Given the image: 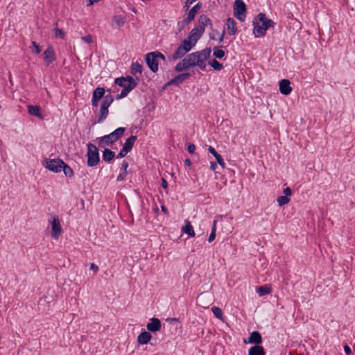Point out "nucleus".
Returning <instances> with one entry per match:
<instances>
[{
	"label": "nucleus",
	"mask_w": 355,
	"mask_h": 355,
	"mask_svg": "<svg viewBox=\"0 0 355 355\" xmlns=\"http://www.w3.org/2000/svg\"><path fill=\"white\" fill-rule=\"evenodd\" d=\"M103 98L101 103L99 114L98 116L97 123H102L106 119L109 114V107L113 103L114 97L112 95V89L104 87H98L94 89L92 96V105L93 107L98 106L99 101Z\"/></svg>",
	"instance_id": "2"
},
{
	"label": "nucleus",
	"mask_w": 355,
	"mask_h": 355,
	"mask_svg": "<svg viewBox=\"0 0 355 355\" xmlns=\"http://www.w3.org/2000/svg\"><path fill=\"white\" fill-rule=\"evenodd\" d=\"M279 91L281 94L288 96L291 94L292 91V87H291V82L288 79H282L279 81Z\"/></svg>",
	"instance_id": "15"
},
{
	"label": "nucleus",
	"mask_w": 355,
	"mask_h": 355,
	"mask_svg": "<svg viewBox=\"0 0 355 355\" xmlns=\"http://www.w3.org/2000/svg\"><path fill=\"white\" fill-rule=\"evenodd\" d=\"M128 167V162L125 160H123L121 164L120 173L117 176V178H116V180L118 182L123 181L125 179V177L128 174V171H127Z\"/></svg>",
	"instance_id": "21"
},
{
	"label": "nucleus",
	"mask_w": 355,
	"mask_h": 355,
	"mask_svg": "<svg viewBox=\"0 0 355 355\" xmlns=\"http://www.w3.org/2000/svg\"><path fill=\"white\" fill-rule=\"evenodd\" d=\"M123 79H124L125 83L128 82V85H134V86H137V85H138V83L136 81V80L131 76H123Z\"/></svg>",
	"instance_id": "39"
},
{
	"label": "nucleus",
	"mask_w": 355,
	"mask_h": 355,
	"mask_svg": "<svg viewBox=\"0 0 355 355\" xmlns=\"http://www.w3.org/2000/svg\"><path fill=\"white\" fill-rule=\"evenodd\" d=\"M125 97V96H124V94H123L121 92L120 94L116 95V96H115L116 100H119V99L123 98Z\"/></svg>",
	"instance_id": "59"
},
{
	"label": "nucleus",
	"mask_w": 355,
	"mask_h": 355,
	"mask_svg": "<svg viewBox=\"0 0 355 355\" xmlns=\"http://www.w3.org/2000/svg\"><path fill=\"white\" fill-rule=\"evenodd\" d=\"M215 159L216 160V164L218 163L222 168L225 167V163L221 155L219 154L218 156L215 157Z\"/></svg>",
	"instance_id": "45"
},
{
	"label": "nucleus",
	"mask_w": 355,
	"mask_h": 355,
	"mask_svg": "<svg viewBox=\"0 0 355 355\" xmlns=\"http://www.w3.org/2000/svg\"><path fill=\"white\" fill-rule=\"evenodd\" d=\"M137 86H134V85H128L127 84L123 88V89L121 90V93L123 94H124L125 96H127L128 94L132 90L134 89Z\"/></svg>",
	"instance_id": "38"
},
{
	"label": "nucleus",
	"mask_w": 355,
	"mask_h": 355,
	"mask_svg": "<svg viewBox=\"0 0 355 355\" xmlns=\"http://www.w3.org/2000/svg\"><path fill=\"white\" fill-rule=\"evenodd\" d=\"M184 223V225L182 228V231L187 234L189 237H193L195 236V232L192 225L188 220H186Z\"/></svg>",
	"instance_id": "26"
},
{
	"label": "nucleus",
	"mask_w": 355,
	"mask_h": 355,
	"mask_svg": "<svg viewBox=\"0 0 355 355\" xmlns=\"http://www.w3.org/2000/svg\"><path fill=\"white\" fill-rule=\"evenodd\" d=\"M87 147V164L89 167L96 166L101 161L98 149L92 143H88Z\"/></svg>",
	"instance_id": "6"
},
{
	"label": "nucleus",
	"mask_w": 355,
	"mask_h": 355,
	"mask_svg": "<svg viewBox=\"0 0 355 355\" xmlns=\"http://www.w3.org/2000/svg\"><path fill=\"white\" fill-rule=\"evenodd\" d=\"M115 157V153L109 148H105L103 151L102 158L105 162L110 163Z\"/></svg>",
	"instance_id": "25"
},
{
	"label": "nucleus",
	"mask_w": 355,
	"mask_h": 355,
	"mask_svg": "<svg viewBox=\"0 0 355 355\" xmlns=\"http://www.w3.org/2000/svg\"><path fill=\"white\" fill-rule=\"evenodd\" d=\"M154 211L157 214L159 212V208L157 206L154 208Z\"/></svg>",
	"instance_id": "64"
},
{
	"label": "nucleus",
	"mask_w": 355,
	"mask_h": 355,
	"mask_svg": "<svg viewBox=\"0 0 355 355\" xmlns=\"http://www.w3.org/2000/svg\"><path fill=\"white\" fill-rule=\"evenodd\" d=\"M196 58L197 56L195 52L189 54L187 53L181 58L182 60L176 64L174 70L176 72L180 73L196 67V60L198 59Z\"/></svg>",
	"instance_id": "5"
},
{
	"label": "nucleus",
	"mask_w": 355,
	"mask_h": 355,
	"mask_svg": "<svg viewBox=\"0 0 355 355\" xmlns=\"http://www.w3.org/2000/svg\"><path fill=\"white\" fill-rule=\"evenodd\" d=\"M128 153L125 150H123V149H121L120 152L116 155V159H121L125 157Z\"/></svg>",
	"instance_id": "49"
},
{
	"label": "nucleus",
	"mask_w": 355,
	"mask_h": 355,
	"mask_svg": "<svg viewBox=\"0 0 355 355\" xmlns=\"http://www.w3.org/2000/svg\"><path fill=\"white\" fill-rule=\"evenodd\" d=\"M143 71V67L141 64L138 62H133L130 66V73L132 76H136L137 74H141Z\"/></svg>",
	"instance_id": "28"
},
{
	"label": "nucleus",
	"mask_w": 355,
	"mask_h": 355,
	"mask_svg": "<svg viewBox=\"0 0 355 355\" xmlns=\"http://www.w3.org/2000/svg\"><path fill=\"white\" fill-rule=\"evenodd\" d=\"M253 34L254 37H262L266 35L269 28H273L275 23L270 19L266 17L265 13H259L252 21Z\"/></svg>",
	"instance_id": "4"
},
{
	"label": "nucleus",
	"mask_w": 355,
	"mask_h": 355,
	"mask_svg": "<svg viewBox=\"0 0 355 355\" xmlns=\"http://www.w3.org/2000/svg\"><path fill=\"white\" fill-rule=\"evenodd\" d=\"M206 61L207 60L198 58L196 60V67H198L202 71H205L207 67Z\"/></svg>",
	"instance_id": "37"
},
{
	"label": "nucleus",
	"mask_w": 355,
	"mask_h": 355,
	"mask_svg": "<svg viewBox=\"0 0 355 355\" xmlns=\"http://www.w3.org/2000/svg\"><path fill=\"white\" fill-rule=\"evenodd\" d=\"M43 166L53 173H59L62 171L64 166V161L60 158L49 159L45 158L42 162Z\"/></svg>",
	"instance_id": "7"
},
{
	"label": "nucleus",
	"mask_w": 355,
	"mask_h": 355,
	"mask_svg": "<svg viewBox=\"0 0 355 355\" xmlns=\"http://www.w3.org/2000/svg\"><path fill=\"white\" fill-rule=\"evenodd\" d=\"M256 291L259 295L262 297L266 295L270 294L272 291V288L270 285H264L257 287Z\"/></svg>",
	"instance_id": "29"
},
{
	"label": "nucleus",
	"mask_w": 355,
	"mask_h": 355,
	"mask_svg": "<svg viewBox=\"0 0 355 355\" xmlns=\"http://www.w3.org/2000/svg\"><path fill=\"white\" fill-rule=\"evenodd\" d=\"M216 224L217 221L214 220L211 231L208 238L209 243H211L216 238Z\"/></svg>",
	"instance_id": "34"
},
{
	"label": "nucleus",
	"mask_w": 355,
	"mask_h": 355,
	"mask_svg": "<svg viewBox=\"0 0 355 355\" xmlns=\"http://www.w3.org/2000/svg\"><path fill=\"white\" fill-rule=\"evenodd\" d=\"M31 44L32 46L34 48L33 52H34L36 54H39L41 52V48L39 46V44L36 43L35 41H32Z\"/></svg>",
	"instance_id": "46"
},
{
	"label": "nucleus",
	"mask_w": 355,
	"mask_h": 355,
	"mask_svg": "<svg viewBox=\"0 0 355 355\" xmlns=\"http://www.w3.org/2000/svg\"><path fill=\"white\" fill-rule=\"evenodd\" d=\"M195 150H196V146L193 144H189L188 146H187V151L190 153V154H193L194 152H195Z\"/></svg>",
	"instance_id": "48"
},
{
	"label": "nucleus",
	"mask_w": 355,
	"mask_h": 355,
	"mask_svg": "<svg viewBox=\"0 0 355 355\" xmlns=\"http://www.w3.org/2000/svg\"><path fill=\"white\" fill-rule=\"evenodd\" d=\"M344 351L347 355H351L352 354L351 347L348 345H344Z\"/></svg>",
	"instance_id": "53"
},
{
	"label": "nucleus",
	"mask_w": 355,
	"mask_h": 355,
	"mask_svg": "<svg viewBox=\"0 0 355 355\" xmlns=\"http://www.w3.org/2000/svg\"><path fill=\"white\" fill-rule=\"evenodd\" d=\"M43 56L46 66H49L56 59L55 51L51 46L44 51Z\"/></svg>",
	"instance_id": "13"
},
{
	"label": "nucleus",
	"mask_w": 355,
	"mask_h": 355,
	"mask_svg": "<svg viewBox=\"0 0 355 355\" xmlns=\"http://www.w3.org/2000/svg\"><path fill=\"white\" fill-rule=\"evenodd\" d=\"M210 40H216V38L214 37V35H209Z\"/></svg>",
	"instance_id": "63"
},
{
	"label": "nucleus",
	"mask_w": 355,
	"mask_h": 355,
	"mask_svg": "<svg viewBox=\"0 0 355 355\" xmlns=\"http://www.w3.org/2000/svg\"><path fill=\"white\" fill-rule=\"evenodd\" d=\"M184 164H185V165H187L188 166H191V161L189 159H186L184 160Z\"/></svg>",
	"instance_id": "60"
},
{
	"label": "nucleus",
	"mask_w": 355,
	"mask_h": 355,
	"mask_svg": "<svg viewBox=\"0 0 355 355\" xmlns=\"http://www.w3.org/2000/svg\"><path fill=\"white\" fill-rule=\"evenodd\" d=\"M146 328L149 332L155 333L159 331L162 328V323L159 319L152 318L150 322L147 323Z\"/></svg>",
	"instance_id": "12"
},
{
	"label": "nucleus",
	"mask_w": 355,
	"mask_h": 355,
	"mask_svg": "<svg viewBox=\"0 0 355 355\" xmlns=\"http://www.w3.org/2000/svg\"><path fill=\"white\" fill-rule=\"evenodd\" d=\"M145 62L150 69V70L153 73H157L159 69V61L155 58V55L152 53V52H149L145 55Z\"/></svg>",
	"instance_id": "9"
},
{
	"label": "nucleus",
	"mask_w": 355,
	"mask_h": 355,
	"mask_svg": "<svg viewBox=\"0 0 355 355\" xmlns=\"http://www.w3.org/2000/svg\"><path fill=\"white\" fill-rule=\"evenodd\" d=\"M152 53L155 55V58L157 59V60L159 59H160L164 62L166 61L165 55L163 53H162L161 52H159L158 51H152Z\"/></svg>",
	"instance_id": "44"
},
{
	"label": "nucleus",
	"mask_w": 355,
	"mask_h": 355,
	"mask_svg": "<svg viewBox=\"0 0 355 355\" xmlns=\"http://www.w3.org/2000/svg\"><path fill=\"white\" fill-rule=\"evenodd\" d=\"M152 338V335L149 331H142L137 336V342L141 345L148 344Z\"/></svg>",
	"instance_id": "16"
},
{
	"label": "nucleus",
	"mask_w": 355,
	"mask_h": 355,
	"mask_svg": "<svg viewBox=\"0 0 355 355\" xmlns=\"http://www.w3.org/2000/svg\"><path fill=\"white\" fill-rule=\"evenodd\" d=\"M191 22V21H187V17L184 18L182 21L178 22V32L179 33L181 32L184 29L185 26H187V24H189Z\"/></svg>",
	"instance_id": "41"
},
{
	"label": "nucleus",
	"mask_w": 355,
	"mask_h": 355,
	"mask_svg": "<svg viewBox=\"0 0 355 355\" xmlns=\"http://www.w3.org/2000/svg\"><path fill=\"white\" fill-rule=\"evenodd\" d=\"M81 40L84 42L87 43V44L92 43V42H93L92 36L91 35H85V36L81 38Z\"/></svg>",
	"instance_id": "47"
},
{
	"label": "nucleus",
	"mask_w": 355,
	"mask_h": 355,
	"mask_svg": "<svg viewBox=\"0 0 355 355\" xmlns=\"http://www.w3.org/2000/svg\"><path fill=\"white\" fill-rule=\"evenodd\" d=\"M62 233V227L58 216H53L51 221V236L57 239Z\"/></svg>",
	"instance_id": "10"
},
{
	"label": "nucleus",
	"mask_w": 355,
	"mask_h": 355,
	"mask_svg": "<svg viewBox=\"0 0 355 355\" xmlns=\"http://www.w3.org/2000/svg\"><path fill=\"white\" fill-rule=\"evenodd\" d=\"M225 30H223V33H222L221 35L220 36V37H219V39H218V41H219V42H220H220H222L223 41V38H224V35H225Z\"/></svg>",
	"instance_id": "61"
},
{
	"label": "nucleus",
	"mask_w": 355,
	"mask_h": 355,
	"mask_svg": "<svg viewBox=\"0 0 355 355\" xmlns=\"http://www.w3.org/2000/svg\"><path fill=\"white\" fill-rule=\"evenodd\" d=\"M184 80L181 78L180 74L177 75L174 78H172V82L174 83V85L179 86L180 85H182Z\"/></svg>",
	"instance_id": "40"
},
{
	"label": "nucleus",
	"mask_w": 355,
	"mask_h": 355,
	"mask_svg": "<svg viewBox=\"0 0 355 355\" xmlns=\"http://www.w3.org/2000/svg\"><path fill=\"white\" fill-rule=\"evenodd\" d=\"M54 33L55 37L64 39L65 37V33L62 29H60L57 27L54 28Z\"/></svg>",
	"instance_id": "42"
},
{
	"label": "nucleus",
	"mask_w": 355,
	"mask_h": 355,
	"mask_svg": "<svg viewBox=\"0 0 355 355\" xmlns=\"http://www.w3.org/2000/svg\"><path fill=\"white\" fill-rule=\"evenodd\" d=\"M211 311L216 318L223 320V313L220 308L214 306L211 308Z\"/></svg>",
	"instance_id": "32"
},
{
	"label": "nucleus",
	"mask_w": 355,
	"mask_h": 355,
	"mask_svg": "<svg viewBox=\"0 0 355 355\" xmlns=\"http://www.w3.org/2000/svg\"><path fill=\"white\" fill-rule=\"evenodd\" d=\"M161 186L164 189H166L168 187V182L164 178H162Z\"/></svg>",
	"instance_id": "58"
},
{
	"label": "nucleus",
	"mask_w": 355,
	"mask_h": 355,
	"mask_svg": "<svg viewBox=\"0 0 355 355\" xmlns=\"http://www.w3.org/2000/svg\"><path fill=\"white\" fill-rule=\"evenodd\" d=\"M125 128L119 127L107 135L112 144H114L122 137V136L125 134Z\"/></svg>",
	"instance_id": "14"
},
{
	"label": "nucleus",
	"mask_w": 355,
	"mask_h": 355,
	"mask_svg": "<svg viewBox=\"0 0 355 355\" xmlns=\"http://www.w3.org/2000/svg\"><path fill=\"white\" fill-rule=\"evenodd\" d=\"M217 168V164L214 162H211L210 163V169L213 171H216Z\"/></svg>",
	"instance_id": "57"
},
{
	"label": "nucleus",
	"mask_w": 355,
	"mask_h": 355,
	"mask_svg": "<svg viewBox=\"0 0 355 355\" xmlns=\"http://www.w3.org/2000/svg\"><path fill=\"white\" fill-rule=\"evenodd\" d=\"M103 98L101 103L99 114L98 116L97 123H102L106 119L109 114V107L113 103L114 97L112 95V89L104 87H98L94 89L92 96V105L93 107L98 106L99 101Z\"/></svg>",
	"instance_id": "1"
},
{
	"label": "nucleus",
	"mask_w": 355,
	"mask_h": 355,
	"mask_svg": "<svg viewBox=\"0 0 355 355\" xmlns=\"http://www.w3.org/2000/svg\"><path fill=\"white\" fill-rule=\"evenodd\" d=\"M90 270H93L94 272H97L98 270V267L94 263H92L89 266Z\"/></svg>",
	"instance_id": "55"
},
{
	"label": "nucleus",
	"mask_w": 355,
	"mask_h": 355,
	"mask_svg": "<svg viewBox=\"0 0 355 355\" xmlns=\"http://www.w3.org/2000/svg\"><path fill=\"white\" fill-rule=\"evenodd\" d=\"M220 48H223V46H215L213 49L214 53L213 55L218 59H223L225 56V53L223 49H220Z\"/></svg>",
	"instance_id": "30"
},
{
	"label": "nucleus",
	"mask_w": 355,
	"mask_h": 355,
	"mask_svg": "<svg viewBox=\"0 0 355 355\" xmlns=\"http://www.w3.org/2000/svg\"><path fill=\"white\" fill-rule=\"evenodd\" d=\"M246 5L243 0H235L234 3V15L240 21H243L246 16Z\"/></svg>",
	"instance_id": "8"
},
{
	"label": "nucleus",
	"mask_w": 355,
	"mask_h": 355,
	"mask_svg": "<svg viewBox=\"0 0 355 355\" xmlns=\"http://www.w3.org/2000/svg\"><path fill=\"white\" fill-rule=\"evenodd\" d=\"M226 25H227L228 33L230 35H235L236 33V31H237V26H236V21L232 17H228L227 19Z\"/></svg>",
	"instance_id": "18"
},
{
	"label": "nucleus",
	"mask_w": 355,
	"mask_h": 355,
	"mask_svg": "<svg viewBox=\"0 0 355 355\" xmlns=\"http://www.w3.org/2000/svg\"><path fill=\"white\" fill-rule=\"evenodd\" d=\"M114 83L119 85V87H122L123 88L127 85L125 83L123 76L115 78Z\"/></svg>",
	"instance_id": "43"
},
{
	"label": "nucleus",
	"mask_w": 355,
	"mask_h": 355,
	"mask_svg": "<svg viewBox=\"0 0 355 355\" xmlns=\"http://www.w3.org/2000/svg\"><path fill=\"white\" fill-rule=\"evenodd\" d=\"M179 74L184 80L188 79L191 76V73L189 72H183Z\"/></svg>",
	"instance_id": "52"
},
{
	"label": "nucleus",
	"mask_w": 355,
	"mask_h": 355,
	"mask_svg": "<svg viewBox=\"0 0 355 355\" xmlns=\"http://www.w3.org/2000/svg\"><path fill=\"white\" fill-rule=\"evenodd\" d=\"M208 64L210 65L216 71H220L223 69V65L216 59L209 60L208 62Z\"/></svg>",
	"instance_id": "31"
},
{
	"label": "nucleus",
	"mask_w": 355,
	"mask_h": 355,
	"mask_svg": "<svg viewBox=\"0 0 355 355\" xmlns=\"http://www.w3.org/2000/svg\"><path fill=\"white\" fill-rule=\"evenodd\" d=\"M283 193L284 194L285 196L288 197L292 194V190L290 187H286L284 189Z\"/></svg>",
	"instance_id": "51"
},
{
	"label": "nucleus",
	"mask_w": 355,
	"mask_h": 355,
	"mask_svg": "<svg viewBox=\"0 0 355 355\" xmlns=\"http://www.w3.org/2000/svg\"><path fill=\"white\" fill-rule=\"evenodd\" d=\"M263 339L261 334L258 331H254L250 334L248 340L243 339L245 344H254V345H260L262 343Z\"/></svg>",
	"instance_id": "11"
},
{
	"label": "nucleus",
	"mask_w": 355,
	"mask_h": 355,
	"mask_svg": "<svg viewBox=\"0 0 355 355\" xmlns=\"http://www.w3.org/2000/svg\"><path fill=\"white\" fill-rule=\"evenodd\" d=\"M202 6V3L200 2H198L196 5H194L188 12V15L187 17V21H192L195 19L196 15L200 10Z\"/></svg>",
	"instance_id": "19"
},
{
	"label": "nucleus",
	"mask_w": 355,
	"mask_h": 355,
	"mask_svg": "<svg viewBox=\"0 0 355 355\" xmlns=\"http://www.w3.org/2000/svg\"><path fill=\"white\" fill-rule=\"evenodd\" d=\"M196 1V0H186L185 5L184 6V8L187 10L189 9L190 5L192 4Z\"/></svg>",
	"instance_id": "54"
},
{
	"label": "nucleus",
	"mask_w": 355,
	"mask_h": 355,
	"mask_svg": "<svg viewBox=\"0 0 355 355\" xmlns=\"http://www.w3.org/2000/svg\"><path fill=\"white\" fill-rule=\"evenodd\" d=\"M62 166H63V168H62V171H63L64 175L67 177L71 178L73 176L74 173H73V169L71 168V166H69L68 164H67L64 162V166L62 165Z\"/></svg>",
	"instance_id": "33"
},
{
	"label": "nucleus",
	"mask_w": 355,
	"mask_h": 355,
	"mask_svg": "<svg viewBox=\"0 0 355 355\" xmlns=\"http://www.w3.org/2000/svg\"><path fill=\"white\" fill-rule=\"evenodd\" d=\"M96 141L98 143V146L100 148H107V146H111L112 145V143L110 140L107 135H105L101 137H97Z\"/></svg>",
	"instance_id": "23"
},
{
	"label": "nucleus",
	"mask_w": 355,
	"mask_h": 355,
	"mask_svg": "<svg viewBox=\"0 0 355 355\" xmlns=\"http://www.w3.org/2000/svg\"><path fill=\"white\" fill-rule=\"evenodd\" d=\"M211 53V47H207L202 50L195 51L197 56L196 58L207 60L209 58Z\"/></svg>",
	"instance_id": "20"
},
{
	"label": "nucleus",
	"mask_w": 355,
	"mask_h": 355,
	"mask_svg": "<svg viewBox=\"0 0 355 355\" xmlns=\"http://www.w3.org/2000/svg\"><path fill=\"white\" fill-rule=\"evenodd\" d=\"M28 111L31 115L37 116L39 119H43V116L41 114V107L38 105H28Z\"/></svg>",
	"instance_id": "27"
},
{
	"label": "nucleus",
	"mask_w": 355,
	"mask_h": 355,
	"mask_svg": "<svg viewBox=\"0 0 355 355\" xmlns=\"http://www.w3.org/2000/svg\"><path fill=\"white\" fill-rule=\"evenodd\" d=\"M161 209H162V212H163L165 215H166V216H168V215H169L168 210L167 207H166L165 205H162L161 206Z\"/></svg>",
	"instance_id": "56"
},
{
	"label": "nucleus",
	"mask_w": 355,
	"mask_h": 355,
	"mask_svg": "<svg viewBox=\"0 0 355 355\" xmlns=\"http://www.w3.org/2000/svg\"><path fill=\"white\" fill-rule=\"evenodd\" d=\"M137 139V137L136 135H131L125 140V143L123 144L122 149L128 153L130 152Z\"/></svg>",
	"instance_id": "17"
},
{
	"label": "nucleus",
	"mask_w": 355,
	"mask_h": 355,
	"mask_svg": "<svg viewBox=\"0 0 355 355\" xmlns=\"http://www.w3.org/2000/svg\"><path fill=\"white\" fill-rule=\"evenodd\" d=\"M204 31L200 29V23H198V25L191 31L188 37L180 42L169 59L175 61L183 58L195 47Z\"/></svg>",
	"instance_id": "3"
},
{
	"label": "nucleus",
	"mask_w": 355,
	"mask_h": 355,
	"mask_svg": "<svg viewBox=\"0 0 355 355\" xmlns=\"http://www.w3.org/2000/svg\"><path fill=\"white\" fill-rule=\"evenodd\" d=\"M171 82H172V79L170 80L169 81H168L167 83H166L164 85V87H166L171 86V85H174V83H173Z\"/></svg>",
	"instance_id": "62"
},
{
	"label": "nucleus",
	"mask_w": 355,
	"mask_h": 355,
	"mask_svg": "<svg viewBox=\"0 0 355 355\" xmlns=\"http://www.w3.org/2000/svg\"><path fill=\"white\" fill-rule=\"evenodd\" d=\"M248 355H266V352L261 345H254L249 349Z\"/></svg>",
	"instance_id": "24"
},
{
	"label": "nucleus",
	"mask_w": 355,
	"mask_h": 355,
	"mask_svg": "<svg viewBox=\"0 0 355 355\" xmlns=\"http://www.w3.org/2000/svg\"><path fill=\"white\" fill-rule=\"evenodd\" d=\"M208 151L209 153H210L214 157H216V156H218L219 155V153H218L216 152V150H215V148L212 146H209L208 148Z\"/></svg>",
	"instance_id": "50"
},
{
	"label": "nucleus",
	"mask_w": 355,
	"mask_h": 355,
	"mask_svg": "<svg viewBox=\"0 0 355 355\" xmlns=\"http://www.w3.org/2000/svg\"><path fill=\"white\" fill-rule=\"evenodd\" d=\"M277 201L278 205L281 207L288 204L290 202V199L287 196H280L277 198Z\"/></svg>",
	"instance_id": "36"
},
{
	"label": "nucleus",
	"mask_w": 355,
	"mask_h": 355,
	"mask_svg": "<svg viewBox=\"0 0 355 355\" xmlns=\"http://www.w3.org/2000/svg\"><path fill=\"white\" fill-rule=\"evenodd\" d=\"M113 21L119 27H120L124 25L125 19L120 15H115L113 17Z\"/></svg>",
	"instance_id": "35"
},
{
	"label": "nucleus",
	"mask_w": 355,
	"mask_h": 355,
	"mask_svg": "<svg viewBox=\"0 0 355 355\" xmlns=\"http://www.w3.org/2000/svg\"><path fill=\"white\" fill-rule=\"evenodd\" d=\"M198 23H200V29L205 31L206 26H210L212 27L211 20L205 15H201L198 18Z\"/></svg>",
	"instance_id": "22"
}]
</instances>
